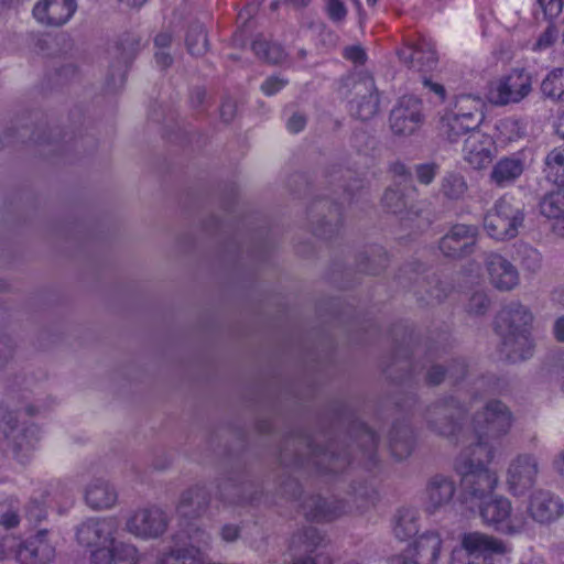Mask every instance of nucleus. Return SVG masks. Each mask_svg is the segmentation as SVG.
Returning <instances> with one entry per match:
<instances>
[{
  "instance_id": "nucleus-1",
  "label": "nucleus",
  "mask_w": 564,
  "mask_h": 564,
  "mask_svg": "<svg viewBox=\"0 0 564 564\" xmlns=\"http://www.w3.org/2000/svg\"><path fill=\"white\" fill-rule=\"evenodd\" d=\"M494 454V446L482 443L465 447L456 458L455 470L460 477V495L465 502H480L491 497L498 485V476L487 465Z\"/></svg>"
},
{
  "instance_id": "nucleus-2",
  "label": "nucleus",
  "mask_w": 564,
  "mask_h": 564,
  "mask_svg": "<svg viewBox=\"0 0 564 564\" xmlns=\"http://www.w3.org/2000/svg\"><path fill=\"white\" fill-rule=\"evenodd\" d=\"M532 323L533 314L520 302L509 303L497 314L495 324L501 338V351L511 362L532 357Z\"/></svg>"
},
{
  "instance_id": "nucleus-3",
  "label": "nucleus",
  "mask_w": 564,
  "mask_h": 564,
  "mask_svg": "<svg viewBox=\"0 0 564 564\" xmlns=\"http://www.w3.org/2000/svg\"><path fill=\"white\" fill-rule=\"evenodd\" d=\"M513 415L510 409L499 400L488 401L473 417L474 440L467 447L476 444L492 446L490 441L507 435L512 426Z\"/></svg>"
},
{
  "instance_id": "nucleus-4",
  "label": "nucleus",
  "mask_w": 564,
  "mask_h": 564,
  "mask_svg": "<svg viewBox=\"0 0 564 564\" xmlns=\"http://www.w3.org/2000/svg\"><path fill=\"white\" fill-rule=\"evenodd\" d=\"M511 551L502 540L481 532H467L460 538V547L452 553L451 564H494L492 555Z\"/></svg>"
},
{
  "instance_id": "nucleus-5",
  "label": "nucleus",
  "mask_w": 564,
  "mask_h": 564,
  "mask_svg": "<svg viewBox=\"0 0 564 564\" xmlns=\"http://www.w3.org/2000/svg\"><path fill=\"white\" fill-rule=\"evenodd\" d=\"M466 410L454 398H443L431 403L424 413L426 426L433 433L458 443L463 435L462 422Z\"/></svg>"
},
{
  "instance_id": "nucleus-6",
  "label": "nucleus",
  "mask_w": 564,
  "mask_h": 564,
  "mask_svg": "<svg viewBox=\"0 0 564 564\" xmlns=\"http://www.w3.org/2000/svg\"><path fill=\"white\" fill-rule=\"evenodd\" d=\"M523 221V210L511 197L502 196L486 212L484 228L491 238L503 241L517 237Z\"/></svg>"
},
{
  "instance_id": "nucleus-7",
  "label": "nucleus",
  "mask_w": 564,
  "mask_h": 564,
  "mask_svg": "<svg viewBox=\"0 0 564 564\" xmlns=\"http://www.w3.org/2000/svg\"><path fill=\"white\" fill-rule=\"evenodd\" d=\"M37 427H21L18 411L0 400V440L8 441L18 458L23 462L37 442Z\"/></svg>"
},
{
  "instance_id": "nucleus-8",
  "label": "nucleus",
  "mask_w": 564,
  "mask_h": 564,
  "mask_svg": "<svg viewBox=\"0 0 564 564\" xmlns=\"http://www.w3.org/2000/svg\"><path fill=\"white\" fill-rule=\"evenodd\" d=\"M169 523L165 511L151 506L134 510L126 520L124 530L142 540L158 539L165 533Z\"/></svg>"
},
{
  "instance_id": "nucleus-9",
  "label": "nucleus",
  "mask_w": 564,
  "mask_h": 564,
  "mask_svg": "<svg viewBox=\"0 0 564 564\" xmlns=\"http://www.w3.org/2000/svg\"><path fill=\"white\" fill-rule=\"evenodd\" d=\"M479 503V514L488 525H494L498 531L510 535L518 534L524 529V520L511 516L512 505L508 498L497 496Z\"/></svg>"
},
{
  "instance_id": "nucleus-10",
  "label": "nucleus",
  "mask_w": 564,
  "mask_h": 564,
  "mask_svg": "<svg viewBox=\"0 0 564 564\" xmlns=\"http://www.w3.org/2000/svg\"><path fill=\"white\" fill-rule=\"evenodd\" d=\"M539 473V460L533 454H519L507 469L508 491L516 497L525 495L536 484Z\"/></svg>"
},
{
  "instance_id": "nucleus-11",
  "label": "nucleus",
  "mask_w": 564,
  "mask_h": 564,
  "mask_svg": "<svg viewBox=\"0 0 564 564\" xmlns=\"http://www.w3.org/2000/svg\"><path fill=\"white\" fill-rule=\"evenodd\" d=\"M530 91V75L523 69H513L509 75L490 85L488 99L494 105L505 106L521 101Z\"/></svg>"
},
{
  "instance_id": "nucleus-12",
  "label": "nucleus",
  "mask_w": 564,
  "mask_h": 564,
  "mask_svg": "<svg viewBox=\"0 0 564 564\" xmlns=\"http://www.w3.org/2000/svg\"><path fill=\"white\" fill-rule=\"evenodd\" d=\"M390 128L394 134L410 135L423 122L422 102L413 96H403L390 112Z\"/></svg>"
},
{
  "instance_id": "nucleus-13",
  "label": "nucleus",
  "mask_w": 564,
  "mask_h": 564,
  "mask_svg": "<svg viewBox=\"0 0 564 564\" xmlns=\"http://www.w3.org/2000/svg\"><path fill=\"white\" fill-rule=\"evenodd\" d=\"M354 98L350 100V113L367 121L379 111V94L375 80L368 75L359 76L352 84Z\"/></svg>"
},
{
  "instance_id": "nucleus-14",
  "label": "nucleus",
  "mask_w": 564,
  "mask_h": 564,
  "mask_svg": "<svg viewBox=\"0 0 564 564\" xmlns=\"http://www.w3.org/2000/svg\"><path fill=\"white\" fill-rule=\"evenodd\" d=\"M478 236L475 225L456 224L440 240V250L447 257L458 259L470 254Z\"/></svg>"
},
{
  "instance_id": "nucleus-15",
  "label": "nucleus",
  "mask_w": 564,
  "mask_h": 564,
  "mask_svg": "<svg viewBox=\"0 0 564 564\" xmlns=\"http://www.w3.org/2000/svg\"><path fill=\"white\" fill-rule=\"evenodd\" d=\"M398 55L410 69L422 74L434 70L438 63L434 43L425 37L402 47Z\"/></svg>"
},
{
  "instance_id": "nucleus-16",
  "label": "nucleus",
  "mask_w": 564,
  "mask_h": 564,
  "mask_svg": "<svg viewBox=\"0 0 564 564\" xmlns=\"http://www.w3.org/2000/svg\"><path fill=\"white\" fill-rule=\"evenodd\" d=\"M117 531L118 524L113 518H90L78 525L76 538L84 546L102 547L113 542Z\"/></svg>"
},
{
  "instance_id": "nucleus-17",
  "label": "nucleus",
  "mask_w": 564,
  "mask_h": 564,
  "mask_svg": "<svg viewBox=\"0 0 564 564\" xmlns=\"http://www.w3.org/2000/svg\"><path fill=\"white\" fill-rule=\"evenodd\" d=\"M528 513L540 524H551L564 516V502L553 492L539 489L530 496Z\"/></svg>"
},
{
  "instance_id": "nucleus-18",
  "label": "nucleus",
  "mask_w": 564,
  "mask_h": 564,
  "mask_svg": "<svg viewBox=\"0 0 564 564\" xmlns=\"http://www.w3.org/2000/svg\"><path fill=\"white\" fill-rule=\"evenodd\" d=\"M47 535V530H40L21 542L15 551L17 561L20 564H50L55 557V549Z\"/></svg>"
},
{
  "instance_id": "nucleus-19",
  "label": "nucleus",
  "mask_w": 564,
  "mask_h": 564,
  "mask_svg": "<svg viewBox=\"0 0 564 564\" xmlns=\"http://www.w3.org/2000/svg\"><path fill=\"white\" fill-rule=\"evenodd\" d=\"M306 447L310 451V456L306 459L296 457V465H312L321 473L337 474L350 464L346 454L341 455L336 452L337 445L335 444H330L326 449L317 448L311 443H306Z\"/></svg>"
},
{
  "instance_id": "nucleus-20",
  "label": "nucleus",
  "mask_w": 564,
  "mask_h": 564,
  "mask_svg": "<svg viewBox=\"0 0 564 564\" xmlns=\"http://www.w3.org/2000/svg\"><path fill=\"white\" fill-rule=\"evenodd\" d=\"M442 547V538L430 531L420 535L401 556V564H436Z\"/></svg>"
},
{
  "instance_id": "nucleus-21",
  "label": "nucleus",
  "mask_w": 564,
  "mask_h": 564,
  "mask_svg": "<svg viewBox=\"0 0 564 564\" xmlns=\"http://www.w3.org/2000/svg\"><path fill=\"white\" fill-rule=\"evenodd\" d=\"M77 10L76 0H41L33 8L34 19L47 26H62Z\"/></svg>"
},
{
  "instance_id": "nucleus-22",
  "label": "nucleus",
  "mask_w": 564,
  "mask_h": 564,
  "mask_svg": "<svg viewBox=\"0 0 564 564\" xmlns=\"http://www.w3.org/2000/svg\"><path fill=\"white\" fill-rule=\"evenodd\" d=\"M485 267L490 283L500 291H511L518 286L520 278L517 268L505 257L498 253H488Z\"/></svg>"
},
{
  "instance_id": "nucleus-23",
  "label": "nucleus",
  "mask_w": 564,
  "mask_h": 564,
  "mask_svg": "<svg viewBox=\"0 0 564 564\" xmlns=\"http://www.w3.org/2000/svg\"><path fill=\"white\" fill-rule=\"evenodd\" d=\"M141 560L134 544L116 541L115 538L108 546L97 547L90 554L91 564H139Z\"/></svg>"
},
{
  "instance_id": "nucleus-24",
  "label": "nucleus",
  "mask_w": 564,
  "mask_h": 564,
  "mask_svg": "<svg viewBox=\"0 0 564 564\" xmlns=\"http://www.w3.org/2000/svg\"><path fill=\"white\" fill-rule=\"evenodd\" d=\"M494 140L482 132L474 131L464 141V160L476 170L486 167L492 161Z\"/></svg>"
},
{
  "instance_id": "nucleus-25",
  "label": "nucleus",
  "mask_w": 564,
  "mask_h": 564,
  "mask_svg": "<svg viewBox=\"0 0 564 564\" xmlns=\"http://www.w3.org/2000/svg\"><path fill=\"white\" fill-rule=\"evenodd\" d=\"M144 46V42L138 33L126 32L119 36L112 51L113 63L111 68L119 72L120 78H123L124 69L134 59L137 54Z\"/></svg>"
},
{
  "instance_id": "nucleus-26",
  "label": "nucleus",
  "mask_w": 564,
  "mask_h": 564,
  "mask_svg": "<svg viewBox=\"0 0 564 564\" xmlns=\"http://www.w3.org/2000/svg\"><path fill=\"white\" fill-rule=\"evenodd\" d=\"M455 492L456 485L452 477L442 474L431 477L426 486L427 511L434 513L448 505Z\"/></svg>"
},
{
  "instance_id": "nucleus-27",
  "label": "nucleus",
  "mask_w": 564,
  "mask_h": 564,
  "mask_svg": "<svg viewBox=\"0 0 564 564\" xmlns=\"http://www.w3.org/2000/svg\"><path fill=\"white\" fill-rule=\"evenodd\" d=\"M209 502L210 495L206 487L195 485L181 494L176 511L183 518H198L206 512Z\"/></svg>"
},
{
  "instance_id": "nucleus-28",
  "label": "nucleus",
  "mask_w": 564,
  "mask_h": 564,
  "mask_svg": "<svg viewBox=\"0 0 564 564\" xmlns=\"http://www.w3.org/2000/svg\"><path fill=\"white\" fill-rule=\"evenodd\" d=\"M319 210H327V215H323L321 219H316V224L315 220H312L314 224L313 231L314 235L328 239L337 232L340 227V207L338 204L329 200H319L312 206L310 212L311 217H317L315 214Z\"/></svg>"
},
{
  "instance_id": "nucleus-29",
  "label": "nucleus",
  "mask_w": 564,
  "mask_h": 564,
  "mask_svg": "<svg viewBox=\"0 0 564 564\" xmlns=\"http://www.w3.org/2000/svg\"><path fill=\"white\" fill-rule=\"evenodd\" d=\"M302 510L308 520L330 521L344 512L345 506L339 500H327L321 496H311L303 501Z\"/></svg>"
},
{
  "instance_id": "nucleus-30",
  "label": "nucleus",
  "mask_w": 564,
  "mask_h": 564,
  "mask_svg": "<svg viewBox=\"0 0 564 564\" xmlns=\"http://www.w3.org/2000/svg\"><path fill=\"white\" fill-rule=\"evenodd\" d=\"M217 487L218 497L224 503L243 506L254 501L253 485L250 482H242L237 478L228 477L220 479Z\"/></svg>"
},
{
  "instance_id": "nucleus-31",
  "label": "nucleus",
  "mask_w": 564,
  "mask_h": 564,
  "mask_svg": "<svg viewBox=\"0 0 564 564\" xmlns=\"http://www.w3.org/2000/svg\"><path fill=\"white\" fill-rule=\"evenodd\" d=\"M85 501L94 510L111 509L117 505L118 492L110 482L98 478L86 487Z\"/></svg>"
},
{
  "instance_id": "nucleus-32",
  "label": "nucleus",
  "mask_w": 564,
  "mask_h": 564,
  "mask_svg": "<svg viewBox=\"0 0 564 564\" xmlns=\"http://www.w3.org/2000/svg\"><path fill=\"white\" fill-rule=\"evenodd\" d=\"M524 166L525 161L521 152L501 158L492 167L490 178L498 186H506L521 176Z\"/></svg>"
},
{
  "instance_id": "nucleus-33",
  "label": "nucleus",
  "mask_w": 564,
  "mask_h": 564,
  "mask_svg": "<svg viewBox=\"0 0 564 564\" xmlns=\"http://www.w3.org/2000/svg\"><path fill=\"white\" fill-rule=\"evenodd\" d=\"M357 443V455L366 468L376 464L378 438L376 433L364 423H357L354 427Z\"/></svg>"
},
{
  "instance_id": "nucleus-34",
  "label": "nucleus",
  "mask_w": 564,
  "mask_h": 564,
  "mask_svg": "<svg viewBox=\"0 0 564 564\" xmlns=\"http://www.w3.org/2000/svg\"><path fill=\"white\" fill-rule=\"evenodd\" d=\"M482 107L484 102L479 97L462 95L456 98L454 107L447 111L466 120V127H478L484 118Z\"/></svg>"
},
{
  "instance_id": "nucleus-35",
  "label": "nucleus",
  "mask_w": 564,
  "mask_h": 564,
  "mask_svg": "<svg viewBox=\"0 0 564 564\" xmlns=\"http://www.w3.org/2000/svg\"><path fill=\"white\" fill-rule=\"evenodd\" d=\"M539 206L543 216L555 220L554 230L558 235H564V186L546 194Z\"/></svg>"
},
{
  "instance_id": "nucleus-36",
  "label": "nucleus",
  "mask_w": 564,
  "mask_h": 564,
  "mask_svg": "<svg viewBox=\"0 0 564 564\" xmlns=\"http://www.w3.org/2000/svg\"><path fill=\"white\" fill-rule=\"evenodd\" d=\"M414 435L406 424H394L389 436V446L397 459L409 457L414 448Z\"/></svg>"
},
{
  "instance_id": "nucleus-37",
  "label": "nucleus",
  "mask_w": 564,
  "mask_h": 564,
  "mask_svg": "<svg viewBox=\"0 0 564 564\" xmlns=\"http://www.w3.org/2000/svg\"><path fill=\"white\" fill-rule=\"evenodd\" d=\"M468 189L466 178L458 172H446L440 182V194L449 202L464 200Z\"/></svg>"
},
{
  "instance_id": "nucleus-38",
  "label": "nucleus",
  "mask_w": 564,
  "mask_h": 564,
  "mask_svg": "<svg viewBox=\"0 0 564 564\" xmlns=\"http://www.w3.org/2000/svg\"><path fill=\"white\" fill-rule=\"evenodd\" d=\"M203 554L198 546L170 549L162 552L156 564H204Z\"/></svg>"
},
{
  "instance_id": "nucleus-39",
  "label": "nucleus",
  "mask_w": 564,
  "mask_h": 564,
  "mask_svg": "<svg viewBox=\"0 0 564 564\" xmlns=\"http://www.w3.org/2000/svg\"><path fill=\"white\" fill-rule=\"evenodd\" d=\"M394 535L403 541L419 532V512L413 508H401L395 516Z\"/></svg>"
},
{
  "instance_id": "nucleus-40",
  "label": "nucleus",
  "mask_w": 564,
  "mask_h": 564,
  "mask_svg": "<svg viewBox=\"0 0 564 564\" xmlns=\"http://www.w3.org/2000/svg\"><path fill=\"white\" fill-rule=\"evenodd\" d=\"M388 263V257L382 247H371L368 251L360 253L357 258V268L367 274H379Z\"/></svg>"
},
{
  "instance_id": "nucleus-41",
  "label": "nucleus",
  "mask_w": 564,
  "mask_h": 564,
  "mask_svg": "<svg viewBox=\"0 0 564 564\" xmlns=\"http://www.w3.org/2000/svg\"><path fill=\"white\" fill-rule=\"evenodd\" d=\"M186 48L194 56H202L208 51V40L204 25L193 22L188 25L185 36Z\"/></svg>"
},
{
  "instance_id": "nucleus-42",
  "label": "nucleus",
  "mask_w": 564,
  "mask_h": 564,
  "mask_svg": "<svg viewBox=\"0 0 564 564\" xmlns=\"http://www.w3.org/2000/svg\"><path fill=\"white\" fill-rule=\"evenodd\" d=\"M323 541L324 538L316 528L306 527L292 536L291 547L297 552H313Z\"/></svg>"
},
{
  "instance_id": "nucleus-43",
  "label": "nucleus",
  "mask_w": 564,
  "mask_h": 564,
  "mask_svg": "<svg viewBox=\"0 0 564 564\" xmlns=\"http://www.w3.org/2000/svg\"><path fill=\"white\" fill-rule=\"evenodd\" d=\"M252 51L258 57L270 64H280L286 56L280 44L270 42L262 36H259L253 41Z\"/></svg>"
},
{
  "instance_id": "nucleus-44",
  "label": "nucleus",
  "mask_w": 564,
  "mask_h": 564,
  "mask_svg": "<svg viewBox=\"0 0 564 564\" xmlns=\"http://www.w3.org/2000/svg\"><path fill=\"white\" fill-rule=\"evenodd\" d=\"M478 127H466V120L446 111L442 117V131L449 142H457L458 139L477 130Z\"/></svg>"
},
{
  "instance_id": "nucleus-45",
  "label": "nucleus",
  "mask_w": 564,
  "mask_h": 564,
  "mask_svg": "<svg viewBox=\"0 0 564 564\" xmlns=\"http://www.w3.org/2000/svg\"><path fill=\"white\" fill-rule=\"evenodd\" d=\"M541 91L553 100H564V68L551 70L542 80Z\"/></svg>"
},
{
  "instance_id": "nucleus-46",
  "label": "nucleus",
  "mask_w": 564,
  "mask_h": 564,
  "mask_svg": "<svg viewBox=\"0 0 564 564\" xmlns=\"http://www.w3.org/2000/svg\"><path fill=\"white\" fill-rule=\"evenodd\" d=\"M466 367L463 359L454 360L447 370H444L441 366H432L426 373V382L431 386H437L443 381L445 373H448L455 381H458L465 376Z\"/></svg>"
},
{
  "instance_id": "nucleus-47",
  "label": "nucleus",
  "mask_w": 564,
  "mask_h": 564,
  "mask_svg": "<svg viewBox=\"0 0 564 564\" xmlns=\"http://www.w3.org/2000/svg\"><path fill=\"white\" fill-rule=\"evenodd\" d=\"M546 177L564 186V148L553 149L545 158Z\"/></svg>"
},
{
  "instance_id": "nucleus-48",
  "label": "nucleus",
  "mask_w": 564,
  "mask_h": 564,
  "mask_svg": "<svg viewBox=\"0 0 564 564\" xmlns=\"http://www.w3.org/2000/svg\"><path fill=\"white\" fill-rule=\"evenodd\" d=\"M518 256L523 270L535 273L541 269L542 256L535 248L529 245H520Z\"/></svg>"
},
{
  "instance_id": "nucleus-49",
  "label": "nucleus",
  "mask_w": 564,
  "mask_h": 564,
  "mask_svg": "<svg viewBox=\"0 0 564 564\" xmlns=\"http://www.w3.org/2000/svg\"><path fill=\"white\" fill-rule=\"evenodd\" d=\"M382 206L392 214H401L408 207L405 195L398 187H388L382 196Z\"/></svg>"
},
{
  "instance_id": "nucleus-50",
  "label": "nucleus",
  "mask_w": 564,
  "mask_h": 564,
  "mask_svg": "<svg viewBox=\"0 0 564 564\" xmlns=\"http://www.w3.org/2000/svg\"><path fill=\"white\" fill-rule=\"evenodd\" d=\"M490 307V300L482 291H477L471 294L466 305L469 314L484 315Z\"/></svg>"
},
{
  "instance_id": "nucleus-51",
  "label": "nucleus",
  "mask_w": 564,
  "mask_h": 564,
  "mask_svg": "<svg viewBox=\"0 0 564 564\" xmlns=\"http://www.w3.org/2000/svg\"><path fill=\"white\" fill-rule=\"evenodd\" d=\"M327 17L334 23H341L348 13L345 0H323Z\"/></svg>"
},
{
  "instance_id": "nucleus-52",
  "label": "nucleus",
  "mask_w": 564,
  "mask_h": 564,
  "mask_svg": "<svg viewBox=\"0 0 564 564\" xmlns=\"http://www.w3.org/2000/svg\"><path fill=\"white\" fill-rule=\"evenodd\" d=\"M415 176L419 183L430 185L440 171V165L435 162H427L415 165Z\"/></svg>"
},
{
  "instance_id": "nucleus-53",
  "label": "nucleus",
  "mask_w": 564,
  "mask_h": 564,
  "mask_svg": "<svg viewBox=\"0 0 564 564\" xmlns=\"http://www.w3.org/2000/svg\"><path fill=\"white\" fill-rule=\"evenodd\" d=\"M536 3L547 20L557 18L563 10V0H536Z\"/></svg>"
},
{
  "instance_id": "nucleus-54",
  "label": "nucleus",
  "mask_w": 564,
  "mask_h": 564,
  "mask_svg": "<svg viewBox=\"0 0 564 564\" xmlns=\"http://www.w3.org/2000/svg\"><path fill=\"white\" fill-rule=\"evenodd\" d=\"M557 39V30L554 25L550 24L545 31L536 40L533 50L544 51L552 46Z\"/></svg>"
},
{
  "instance_id": "nucleus-55",
  "label": "nucleus",
  "mask_w": 564,
  "mask_h": 564,
  "mask_svg": "<svg viewBox=\"0 0 564 564\" xmlns=\"http://www.w3.org/2000/svg\"><path fill=\"white\" fill-rule=\"evenodd\" d=\"M20 523V517L15 510L0 506V525L6 530L14 529Z\"/></svg>"
},
{
  "instance_id": "nucleus-56",
  "label": "nucleus",
  "mask_w": 564,
  "mask_h": 564,
  "mask_svg": "<svg viewBox=\"0 0 564 564\" xmlns=\"http://www.w3.org/2000/svg\"><path fill=\"white\" fill-rule=\"evenodd\" d=\"M500 127L503 132L509 133L508 139L513 141L524 135V129L519 120L506 119L501 121Z\"/></svg>"
},
{
  "instance_id": "nucleus-57",
  "label": "nucleus",
  "mask_w": 564,
  "mask_h": 564,
  "mask_svg": "<svg viewBox=\"0 0 564 564\" xmlns=\"http://www.w3.org/2000/svg\"><path fill=\"white\" fill-rule=\"evenodd\" d=\"M288 83V79L278 76H271L262 83L261 90L264 95L272 96L284 88Z\"/></svg>"
},
{
  "instance_id": "nucleus-58",
  "label": "nucleus",
  "mask_w": 564,
  "mask_h": 564,
  "mask_svg": "<svg viewBox=\"0 0 564 564\" xmlns=\"http://www.w3.org/2000/svg\"><path fill=\"white\" fill-rule=\"evenodd\" d=\"M26 517L31 521L39 522L46 517V511L43 501L36 499L32 500L26 508Z\"/></svg>"
},
{
  "instance_id": "nucleus-59",
  "label": "nucleus",
  "mask_w": 564,
  "mask_h": 564,
  "mask_svg": "<svg viewBox=\"0 0 564 564\" xmlns=\"http://www.w3.org/2000/svg\"><path fill=\"white\" fill-rule=\"evenodd\" d=\"M344 57L351 61L356 65H362L366 62L367 55L361 46L355 45L345 47Z\"/></svg>"
},
{
  "instance_id": "nucleus-60",
  "label": "nucleus",
  "mask_w": 564,
  "mask_h": 564,
  "mask_svg": "<svg viewBox=\"0 0 564 564\" xmlns=\"http://www.w3.org/2000/svg\"><path fill=\"white\" fill-rule=\"evenodd\" d=\"M13 346L8 338L0 339V371H2L8 362L12 359Z\"/></svg>"
},
{
  "instance_id": "nucleus-61",
  "label": "nucleus",
  "mask_w": 564,
  "mask_h": 564,
  "mask_svg": "<svg viewBox=\"0 0 564 564\" xmlns=\"http://www.w3.org/2000/svg\"><path fill=\"white\" fill-rule=\"evenodd\" d=\"M422 84L425 89H427L430 93L435 94L440 100L445 99V88L442 84L437 82H433L431 77H427L426 74H423L422 76Z\"/></svg>"
},
{
  "instance_id": "nucleus-62",
  "label": "nucleus",
  "mask_w": 564,
  "mask_h": 564,
  "mask_svg": "<svg viewBox=\"0 0 564 564\" xmlns=\"http://www.w3.org/2000/svg\"><path fill=\"white\" fill-rule=\"evenodd\" d=\"M173 42V34L169 30L161 31L154 37L155 50H167Z\"/></svg>"
},
{
  "instance_id": "nucleus-63",
  "label": "nucleus",
  "mask_w": 564,
  "mask_h": 564,
  "mask_svg": "<svg viewBox=\"0 0 564 564\" xmlns=\"http://www.w3.org/2000/svg\"><path fill=\"white\" fill-rule=\"evenodd\" d=\"M306 126V118L302 113H294L286 123L288 130L292 133L302 131Z\"/></svg>"
},
{
  "instance_id": "nucleus-64",
  "label": "nucleus",
  "mask_w": 564,
  "mask_h": 564,
  "mask_svg": "<svg viewBox=\"0 0 564 564\" xmlns=\"http://www.w3.org/2000/svg\"><path fill=\"white\" fill-rule=\"evenodd\" d=\"M240 534L239 527L235 524H226L221 528L220 535L225 542H235Z\"/></svg>"
}]
</instances>
